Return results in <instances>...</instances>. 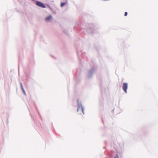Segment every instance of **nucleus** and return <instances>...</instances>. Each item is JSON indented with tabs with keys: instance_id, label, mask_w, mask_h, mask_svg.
Here are the masks:
<instances>
[{
	"instance_id": "obj_1",
	"label": "nucleus",
	"mask_w": 158,
	"mask_h": 158,
	"mask_svg": "<svg viewBox=\"0 0 158 158\" xmlns=\"http://www.w3.org/2000/svg\"><path fill=\"white\" fill-rule=\"evenodd\" d=\"M127 87L128 85L127 83H123V89L126 93H127Z\"/></svg>"
},
{
	"instance_id": "obj_2",
	"label": "nucleus",
	"mask_w": 158,
	"mask_h": 158,
	"mask_svg": "<svg viewBox=\"0 0 158 158\" xmlns=\"http://www.w3.org/2000/svg\"><path fill=\"white\" fill-rule=\"evenodd\" d=\"M36 4L37 6L43 8H45L46 7L43 3L40 2H36Z\"/></svg>"
},
{
	"instance_id": "obj_3",
	"label": "nucleus",
	"mask_w": 158,
	"mask_h": 158,
	"mask_svg": "<svg viewBox=\"0 0 158 158\" xmlns=\"http://www.w3.org/2000/svg\"><path fill=\"white\" fill-rule=\"evenodd\" d=\"M77 111H81L84 114V109L83 108V107L81 105H78V107L77 109Z\"/></svg>"
},
{
	"instance_id": "obj_4",
	"label": "nucleus",
	"mask_w": 158,
	"mask_h": 158,
	"mask_svg": "<svg viewBox=\"0 0 158 158\" xmlns=\"http://www.w3.org/2000/svg\"><path fill=\"white\" fill-rule=\"evenodd\" d=\"M52 19V17L51 15H50L49 16L46 17L45 19V20L47 21H49L50 20Z\"/></svg>"
},
{
	"instance_id": "obj_5",
	"label": "nucleus",
	"mask_w": 158,
	"mask_h": 158,
	"mask_svg": "<svg viewBox=\"0 0 158 158\" xmlns=\"http://www.w3.org/2000/svg\"><path fill=\"white\" fill-rule=\"evenodd\" d=\"M65 3L64 2H62L61 3L60 6L61 7H63L65 5Z\"/></svg>"
},
{
	"instance_id": "obj_6",
	"label": "nucleus",
	"mask_w": 158,
	"mask_h": 158,
	"mask_svg": "<svg viewBox=\"0 0 158 158\" xmlns=\"http://www.w3.org/2000/svg\"><path fill=\"white\" fill-rule=\"evenodd\" d=\"M127 12H125V14H124V16H127Z\"/></svg>"
},
{
	"instance_id": "obj_7",
	"label": "nucleus",
	"mask_w": 158,
	"mask_h": 158,
	"mask_svg": "<svg viewBox=\"0 0 158 158\" xmlns=\"http://www.w3.org/2000/svg\"><path fill=\"white\" fill-rule=\"evenodd\" d=\"M21 87H22V89H23V91L24 92V89H23V86H22V84H21Z\"/></svg>"
}]
</instances>
